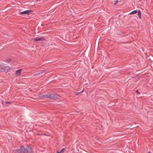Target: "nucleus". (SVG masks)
Instances as JSON below:
<instances>
[{"label":"nucleus","instance_id":"1","mask_svg":"<svg viewBox=\"0 0 153 153\" xmlns=\"http://www.w3.org/2000/svg\"><path fill=\"white\" fill-rule=\"evenodd\" d=\"M31 147L29 146H22L20 149L15 150V153H31Z\"/></svg>","mask_w":153,"mask_h":153},{"label":"nucleus","instance_id":"2","mask_svg":"<svg viewBox=\"0 0 153 153\" xmlns=\"http://www.w3.org/2000/svg\"><path fill=\"white\" fill-rule=\"evenodd\" d=\"M10 69H11V68L8 66L3 67L0 68V71L2 72H5L7 73Z\"/></svg>","mask_w":153,"mask_h":153},{"label":"nucleus","instance_id":"3","mask_svg":"<svg viewBox=\"0 0 153 153\" xmlns=\"http://www.w3.org/2000/svg\"><path fill=\"white\" fill-rule=\"evenodd\" d=\"M31 12V10H26L23 12H20L19 13V14H23L25 15L27 14L28 15Z\"/></svg>","mask_w":153,"mask_h":153},{"label":"nucleus","instance_id":"4","mask_svg":"<svg viewBox=\"0 0 153 153\" xmlns=\"http://www.w3.org/2000/svg\"><path fill=\"white\" fill-rule=\"evenodd\" d=\"M44 39V37H41L40 38H35L33 39V40L34 41H42Z\"/></svg>","mask_w":153,"mask_h":153},{"label":"nucleus","instance_id":"5","mask_svg":"<svg viewBox=\"0 0 153 153\" xmlns=\"http://www.w3.org/2000/svg\"><path fill=\"white\" fill-rule=\"evenodd\" d=\"M52 96V94H47L43 95V97L46 98H48L51 99V96Z\"/></svg>","mask_w":153,"mask_h":153},{"label":"nucleus","instance_id":"6","mask_svg":"<svg viewBox=\"0 0 153 153\" xmlns=\"http://www.w3.org/2000/svg\"><path fill=\"white\" fill-rule=\"evenodd\" d=\"M59 97V96L57 95H53L52 94V96H51V100H56L58 99Z\"/></svg>","mask_w":153,"mask_h":153},{"label":"nucleus","instance_id":"7","mask_svg":"<svg viewBox=\"0 0 153 153\" xmlns=\"http://www.w3.org/2000/svg\"><path fill=\"white\" fill-rule=\"evenodd\" d=\"M22 69H20L16 71V76H19L21 74V71H22Z\"/></svg>","mask_w":153,"mask_h":153},{"label":"nucleus","instance_id":"8","mask_svg":"<svg viewBox=\"0 0 153 153\" xmlns=\"http://www.w3.org/2000/svg\"><path fill=\"white\" fill-rule=\"evenodd\" d=\"M65 150V148H63L59 152L58 151H57L56 152L57 153H63L64 151V150Z\"/></svg>","mask_w":153,"mask_h":153},{"label":"nucleus","instance_id":"9","mask_svg":"<svg viewBox=\"0 0 153 153\" xmlns=\"http://www.w3.org/2000/svg\"><path fill=\"white\" fill-rule=\"evenodd\" d=\"M138 12V15L140 19L141 18V13L140 11H139Z\"/></svg>","mask_w":153,"mask_h":153},{"label":"nucleus","instance_id":"10","mask_svg":"<svg viewBox=\"0 0 153 153\" xmlns=\"http://www.w3.org/2000/svg\"><path fill=\"white\" fill-rule=\"evenodd\" d=\"M137 12V10H134L131 12L129 14H135Z\"/></svg>","mask_w":153,"mask_h":153},{"label":"nucleus","instance_id":"11","mask_svg":"<svg viewBox=\"0 0 153 153\" xmlns=\"http://www.w3.org/2000/svg\"><path fill=\"white\" fill-rule=\"evenodd\" d=\"M84 90H82L80 92H75V94L76 95H78L79 94L82 93V92H84Z\"/></svg>","mask_w":153,"mask_h":153},{"label":"nucleus","instance_id":"12","mask_svg":"<svg viewBox=\"0 0 153 153\" xmlns=\"http://www.w3.org/2000/svg\"><path fill=\"white\" fill-rule=\"evenodd\" d=\"M42 72H40L38 74H35V75H34V76H35V75H38V74H42Z\"/></svg>","mask_w":153,"mask_h":153},{"label":"nucleus","instance_id":"13","mask_svg":"<svg viewBox=\"0 0 153 153\" xmlns=\"http://www.w3.org/2000/svg\"><path fill=\"white\" fill-rule=\"evenodd\" d=\"M1 102L2 104L4 105V103H5V102H4L3 100H1Z\"/></svg>","mask_w":153,"mask_h":153},{"label":"nucleus","instance_id":"14","mask_svg":"<svg viewBox=\"0 0 153 153\" xmlns=\"http://www.w3.org/2000/svg\"><path fill=\"white\" fill-rule=\"evenodd\" d=\"M118 0H116V1H115V3L114 4L115 5L116 4H117V3H118Z\"/></svg>","mask_w":153,"mask_h":153},{"label":"nucleus","instance_id":"15","mask_svg":"<svg viewBox=\"0 0 153 153\" xmlns=\"http://www.w3.org/2000/svg\"><path fill=\"white\" fill-rule=\"evenodd\" d=\"M5 103L7 104H8V103H10V102H5Z\"/></svg>","mask_w":153,"mask_h":153},{"label":"nucleus","instance_id":"16","mask_svg":"<svg viewBox=\"0 0 153 153\" xmlns=\"http://www.w3.org/2000/svg\"><path fill=\"white\" fill-rule=\"evenodd\" d=\"M136 93H137V94H139V91H136Z\"/></svg>","mask_w":153,"mask_h":153},{"label":"nucleus","instance_id":"17","mask_svg":"<svg viewBox=\"0 0 153 153\" xmlns=\"http://www.w3.org/2000/svg\"><path fill=\"white\" fill-rule=\"evenodd\" d=\"M147 153H151V152H149Z\"/></svg>","mask_w":153,"mask_h":153}]
</instances>
